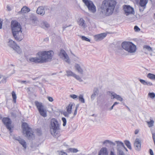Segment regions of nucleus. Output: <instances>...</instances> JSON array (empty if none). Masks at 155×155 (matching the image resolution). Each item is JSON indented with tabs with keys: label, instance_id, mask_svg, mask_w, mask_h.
<instances>
[{
	"label": "nucleus",
	"instance_id": "nucleus-55",
	"mask_svg": "<svg viewBox=\"0 0 155 155\" xmlns=\"http://www.w3.org/2000/svg\"><path fill=\"white\" fill-rule=\"evenodd\" d=\"M77 109H75V110H74V116H75L77 114Z\"/></svg>",
	"mask_w": 155,
	"mask_h": 155
},
{
	"label": "nucleus",
	"instance_id": "nucleus-17",
	"mask_svg": "<svg viewBox=\"0 0 155 155\" xmlns=\"http://www.w3.org/2000/svg\"><path fill=\"white\" fill-rule=\"evenodd\" d=\"M107 34L105 33H101L94 36V39L96 41H100L106 37Z\"/></svg>",
	"mask_w": 155,
	"mask_h": 155
},
{
	"label": "nucleus",
	"instance_id": "nucleus-9",
	"mask_svg": "<svg viewBox=\"0 0 155 155\" xmlns=\"http://www.w3.org/2000/svg\"><path fill=\"white\" fill-rule=\"evenodd\" d=\"M8 45L18 54L21 53L22 51L20 47L16 45L14 41L12 40H10L8 42Z\"/></svg>",
	"mask_w": 155,
	"mask_h": 155
},
{
	"label": "nucleus",
	"instance_id": "nucleus-29",
	"mask_svg": "<svg viewBox=\"0 0 155 155\" xmlns=\"http://www.w3.org/2000/svg\"><path fill=\"white\" fill-rule=\"evenodd\" d=\"M40 115L44 117H45L47 116V113L46 110H45L44 109L41 110L39 111Z\"/></svg>",
	"mask_w": 155,
	"mask_h": 155
},
{
	"label": "nucleus",
	"instance_id": "nucleus-63",
	"mask_svg": "<svg viewBox=\"0 0 155 155\" xmlns=\"http://www.w3.org/2000/svg\"><path fill=\"white\" fill-rule=\"evenodd\" d=\"M126 107H127V109L129 110V111H130V109L129 108V107L127 106H126Z\"/></svg>",
	"mask_w": 155,
	"mask_h": 155
},
{
	"label": "nucleus",
	"instance_id": "nucleus-49",
	"mask_svg": "<svg viewBox=\"0 0 155 155\" xmlns=\"http://www.w3.org/2000/svg\"><path fill=\"white\" fill-rule=\"evenodd\" d=\"M109 144L111 145H113V146H115L116 144L115 142V143L111 141H109Z\"/></svg>",
	"mask_w": 155,
	"mask_h": 155
},
{
	"label": "nucleus",
	"instance_id": "nucleus-16",
	"mask_svg": "<svg viewBox=\"0 0 155 155\" xmlns=\"http://www.w3.org/2000/svg\"><path fill=\"white\" fill-rule=\"evenodd\" d=\"M134 146L135 149L137 151H139L141 149V141L139 138L136 139L134 143Z\"/></svg>",
	"mask_w": 155,
	"mask_h": 155
},
{
	"label": "nucleus",
	"instance_id": "nucleus-10",
	"mask_svg": "<svg viewBox=\"0 0 155 155\" xmlns=\"http://www.w3.org/2000/svg\"><path fill=\"white\" fill-rule=\"evenodd\" d=\"M123 10L124 12V14L127 16L135 13L134 9L133 8L129 5L123 6Z\"/></svg>",
	"mask_w": 155,
	"mask_h": 155
},
{
	"label": "nucleus",
	"instance_id": "nucleus-28",
	"mask_svg": "<svg viewBox=\"0 0 155 155\" xmlns=\"http://www.w3.org/2000/svg\"><path fill=\"white\" fill-rule=\"evenodd\" d=\"M124 143L127 147L130 150H132L131 144L130 142L128 140H125Z\"/></svg>",
	"mask_w": 155,
	"mask_h": 155
},
{
	"label": "nucleus",
	"instance_id": "nucleus-18",
	"mask_svg": "<svg viewBox=\"0 0 155 155\" xmlns=\"http://www.w3.org/2000/svg\"><path fill=\"white\" fill-rule=\"evenodd\" d=\"M78 25L81 28H85L86 27L85 21L82 18H80L77 21Z\"/></svg>",
	"mask_w": 155,
	"mask_h": 155
},
{
	"label": "nucleus",
	"instance_id": "nucleus-41",
	"mask_svg": "<svg viewBox=\"0 0 155 155\" xmlns=\"http://www.w3.org/2000/svg\"><path fill=\"white\" fill-rule=\"evenodd\" d=\"M70 97L74 99H76L78 98L77 96L75 94H72L70 95Z\"/></svg>",
	"mask_w": 155,
	"mask_h": 155
},
{
	"label": "nucleus",
	"instance_id": "nucleus-46",
	"mask_svg": "<svg viewBox=\"0 0 155 155\" xmlns=\"http://www.w3.org/2000/svg\"><path fill=\"white\" fill-rule=\"evenodd\" d=\"M6 78H3V79L2 80L1 82L2 83H6Z\"/></svg>",
	"mask_w": 155,
	"mask_h": 155
},
{
	"label": "nucleus",
	"instance_id": "nucleus-39",
	"mask_svg": "<svg viewBox=\"0 0 155 155\" xmlns=\"http://www.w3.org/2000/svg\"><path fill=\"white\" fill-rule=\"evenodd\" d=\"M81 39L85 41L88 42H90V40L89 38H87L84 36L81 37Z\"/></svg>",
	"mask_w": 155,
	"mask_h": 155
},
{
	"label": "nucleus",
	"instance_id": "nucleus-21",
	"mask_svg": "<svg viewBox=\"0 0 155 155\" xmlns=\"http://www.w3.org/2000/svg\"><path fill=\"white\" fill-rule=\"evenodd\" d=\"M45 12L44 7L43 6H40L37 8V13L38 14L43 15H44Z\"/></svg>",
	"mask_w": 155,
	"mask_h": 155
},
{
	"label": "nucleus",
	"instance_id": "nucleus-35",
	"mask_svg": "<svg viewBox=\"0 0 155 155\" xmlns=\"http://www.w3.org/2000/svg\"><path fill=\"white\" fill-rule=\"evenodd\" d=\"M148 95L152 99H153L155 97V94L153 92L149 93Z\"/></svg>",
	"mask_w": 155,
	"mask_h": 155
},
{
	"label": "nucleus",
	"instance_id": "nucleus-19",
	"mask_svg": "<svg viewBox=\"0 0 155 155\" xmlns=\"http://www.w3.org/2000/svg\"><path fill=\"white\" fill-rule=\"evenodd\" d=\"M99 90L97 88L94 87V88L93 90V93L91 97V100L93 101L95 99L96 96L98 95L99 93Z\"/></svg>",
	"mask_w": 155,
	"mask_h": 155
},
{
	"label": "nucleus",
	"instance_id": "nucleus-13",
	"mask_svg": "<svg viewBox=\"0 0 155 155\" xmlns=\"http://www.w3.org/2000/svg\"><path fill=\"white\" fill-rule=\"evenodd\" d=\"M66 75L68 77H73L76 80L80 82L83 81L82 79L78 75H77L70 70L66 71Z\"/></svg>",
	"mask_w": 155,
	"mask_h": 155
},
{
	"label": "nucleus",
	"instance_id": "nucleus-34",
	"mask_svg": "<svg viewBox=\"0 0 155 155\" xmlns=\"http://www.w3.org/2000/svg\"><path fill=\"white\" fill-rule=\"evenodd\" d=\"M143 49H146L148 51H152V48L149 46L147 45H145L143 46Z\"/></svg>",
	"mask_w": 155,
	"mask_h": 155
},
{
	"label": "nucleus",
	"instance_id": "nucleus-40",
	"mask_svg": "<svg viewBox=\"0 0 155 155\" xmlns=\"http://www.w3.org/2000/svg\"><path fill=\"white\" fill-rule=\"evenodd\" d=\"M62 120L63 122V126H65L66 124V120L65 118L62 117Z\"/></svg>",
	"mask_w": 155,
	"mask_h": 155
},
{
	"label": "nucleus",
	"instance_id": "nucleus-2",
	"mask_svg": "<svg viewBox=\"0 0 155 155\" xmlns=\"http://www.w3.org/2000/svg\"><path fill=\"white\" fill-rule=\"evenodd\" d=\"M53 54L52 51H40L37 53L36 57L30 58H29V61L35 63H46L51 61Z\"/></svg>",
	"mask_w": 155,
	"mask_h": 155
},
{
	"label": "nucleus",
	"instance_id": "nucleus-31",
	"mask_svg": "<svg viewBox=\"0 0 155 155\" xmlns=\"http://www.w3.org/2000/svg\"><path fill=\"white\" fill-rule=\"evenodd\" d=\"M78 99L79 101L81 103H85V100L84 98L83 95H80L78 97Z\"/></svg>",
	"mask_w": 155,
	"mask_h": 155
},
{
	"label": "nucleus",
	"instance_id": "nucleus-50",
	"mask_svg": "<svg viewBox=\"0 0 155 155\" xmlns=\"http://www.w3.org/2000/svg\"><path fill=\"white\" fill-rule=\"evenodd\" d=\"M152 135L154 141V143L155 145V133H154L152 134Z\"/></svg>",
	"mask_w": 155,
	"mask_h": 155
},
{
	"label": "nucleus",
	"instance_id": "nucleus-30",
	"mask_svg": "<svg viewBox=\"0 0 155 155\" xmlns=\"http://www.w3.org/2000/svg\"><path fill=\"white\" fill-rule=\"evenodd\" d=\"M147 77L151 79L155 80V75L151 73H149L147 75Z\"/></svg>",
	"mask_w": 155,
	"mask_h": 155
},
{
	"label": "nucleus",
	"instance_id": "nucleus-23",
	"mask_svg": "<svg viewBox=\"0 0 155 155\" xmlns=\"http://www.w3.org/2000/svg\"><path fill=\"white\" fill-rule=\"evenodd\" d=\"M35 104L38 111L44 109V106L43 105L42 103L38 102V101H35Z\"/></svg>",
	"mask_w": 155,
	"mask_h": 155
},
{
	"label": "nucleus",
	"instance_id": "nucleus-56",
	"mask_svg": "<svg viewBox=\"0 0 155 155\" xmlns=\"http://www.w3.org/2000/svg\"><path fill=\"white\" fill-rule=\"evenodd\" d=\"M110 155H116V154L113 151H110Z\"/></svg>",
	"mask_w": 155,
	"mask_h": 155
},
{
	"label": "nucleus",
	"instance_id": "nucleus-43",
	"mask_svg": "<svg viewBox=\"0 0 155 155\" xmlns=\"http://www.w3.org/2000/svg\"><path fill=\"white\" fill-rule=\"evenodd\" d=\"M71 114V113H69L67 111L64 112L63 114L65 117H68L69 116V114Z\"/></svg>",
	"mask_w": 155,
	"mask_h": 155
},
{
	"label": "nucleus",
	"instance_id": "nucleus-1",
	"mask_svg": "<svg viewBox=\"0 0 155 155\" xmlns=\"http://www.w3.org/2000/svg\"><path fill=\"white\" fill-rule=\"evenodd\" d=\"M116 4L114 0H104L99 9L100 15L104 17L112 15Z\"/></svg>",
	"mask_w": 155,
	"mask_h": 155
},
{
	"label": "nucleus",
	"instance_id": "nucleus-53",
	"mask_svg": "<svg viewBox=\"0 0 155 155\" xmlns=\"http://www.w3.org/2000/svg\"><path fill=\"white\" fill-rule=\"evenodd\" d=\"M2 22L1 19H0V29H1L2 28Z\"/></svg>",
	"mask_w": 155,
	"mask_h": 155
},
{
	"label": "nucleus",
	"instance_id": "nucleus-58",
	"mask_svg": "<svg viewBox=\"0 0 155 155\" xmlns=\"http://www.w3.org/2000/svg\"><path fill=\"white\" fill-rule=\"evenodd\" d=\"M61 155H67V154L65 152H61Z\"/></svg>",
	"mask_w": 155,
	"mask_h": 155
},
{
	"label": "nucleus",
	"instance_id": "nucleus-57",
	"mask_svg": "<svg viewBox=\"0 0 155 155\" xmlns=\"http://www.w3.org/2000/svg\"><path fill=\"white\" fill-rule=\"evenodd\" d=\"M119 104V102H114V104H113V106H115L118 104Z\"/></svg>",
	"mask_w": 155,
	"mask_h": 155
},
{
	"label": "nucleus",
	"instance_id": "nucleus-33",
	"mask_svg": "<svg viewBox=\"0 0 155 155\" xmlns=\"http://www.w3.org/2000/svg\"><path fill=\"white\" fill-rule=\"evenodd\" d=\"M12 98H13V101L15 103H16L17 97H16V95L15 94V93L14 91H12Z\"/></svg>",
	"mask_w": 155,
	"mask_h": 155
},
{
	"label": "nucleus",
	"instance_id": "nucleus-5",
	"mask_svg": "<svg viewBox=\"0 0 155 155\" xmlns=\"http://www.w3.org/2000/svg\"><path fill=\"white\" fill-rule=\"evenodd\" d=\"M121 46L124 49L130 53H134L136 51V46L131 42H124L122 43Z\"/></svg>",
	"mask_w": 155,
	"mask_h": 155
},
{
	"label": "nucleus",
	"instance_id": "nucleus-7",
	"mask_svg": "<svg viewBox=\"0 0 155 155\" xmlns=\"http://www.w3.org/2000/svg\"><path fill=\"white\" fill-rule=\"evenodd\" d=\"M82 1L87 7L89 12L93 13L96 12V7L92 1L90 0H83Z\"/></svg>",
	"mask_w": 155,
	"mask_h": 155
},
{
	"label": "nucleus",
	"instance_id": "nucleus-6",
	"mask_svg": "<svg viewBox=\"0 0 155 155\" xmlns=\"http://www.w3.org/2000/svg\"><path fill=\"white\" fill-rule=\"evenodd\" d=\"M22 127L23 129V133L26 134V136L29 139H31L34 137L32 129L28 126V124L25 123H23L22 124Z\"/></svg>",
	"mask_w": 155,
	"mask_h": 155
},
{
	"label": "nucleus",
	"instance_id": "nucleus-44",
	"mask_svg": "<svg viewBox=\"0 0 155 155\" xmlns=\"http://www.w3.org/2000/svg\"><path fill=\"white\" fill-rule=\"evenodd\" d=\"M134 29L135 31H140V28L137 26H135Z\"/></svg>",
	"mask_w": 155,
	"mask_h": 155
},
{
	"label": "nucleus",
	"instance_id": "nucleus-47",
	"mask_svg": "<svg viewBox=\"0 0 155 155\" xmlns=\"http://www.w3.org/2000/svg\"><path fill=\"white\" fill-rule=\"evenodd\" d=\"M146 85L150 86L152 85L153 84L152 83L150 82H146Z\"/></svg>",
	"mask_w": 155,
	"mask_h": 155
},
{
	"label": "nucleus",
	"instance_id": "nucleus-24",
	"mask_svg": "<svg viewBox=\"0 0 155 155\" xmlns=\"http://www.w3.org/2000/svg\"><path fill=\"white\" fill-rule=\"evenodd\" d=\"M74 105L75 104L74 103H70L69 104L66 108L67 111L69 113H71L73 106H74Z\"/></svg>",
	"mask_w": 155,
	"mask_h": 155
},
{
	"label": "nucleus",
	"instance_id": "nucleus-37",
	"mask_svg": "<svg viewBox=\"0 0 155 155\" xmlns=\"http://www.w3.org/2000/svg\"><path fill=\"white\" fill-rule=\"evenodd\" d=\"M32 23L34 26L35 25L37 21V18L35 17L34 18L32 19Z\"/></svg>",
	"mask_w": 155,
	"mask_h": 155
},
{
	"label": "nucleus",
	"instance_id": "nucleus-11",
	"mask_svg": "<svg viewBox=\"0 0 155 155\" xmlns=\"http://www.w3.org/2000/svg\"><path fill=\"white\" fill-rule=\"evenodd\" d=\"M2 122L7 129L11 132L12 127L11 120L8 117H4L2 119Z\"/></svg>",
	"mask_w": 155,
	"mask_h": 155
},
{
	"label": "nucleus",
	"instance_id": "nucleus-51",
	"mask_svg": "<svg viewBox=\"0 0 155 155\" xmlns=\"http://www.w3.org/2000/svg\"><path fill=\"white\" fill-rule=\"evenodd\" d=\"M150 155H154L152 149H150Z\"/></svg>",
	"mask_w": 155,
	"mask_h": 155
},
{
	"label": "nucleus",
	"instance_id": "nucleus-26",
	"mask_svg": "<svg viewBox=\"0 0 155 155\" xmlns=\"http://www.w3.org/2000/svg\"><path fill=\"white\" fill-rule=\"evenodd\" d=\"M148 0H140L139 5L140 6H146Z\"/></svg>",
	"mask_w": 155,
	"mask_h": 155
},
{
	"label": "nucleus",
	"instance_id": "nucleus-45",
	"mask_svg": "<svg viewBox=\"0 0 155 155\" xmlns=\"http://www.w3.org/2000/svg\"><path fill=\"white\" fill-rule=\"evenodd\" d=\"M146 6H140L139 8L140 12H143Z\"/></svg>",
	"mask_w": 155,
	"mask_h": 155
},
{
	"label": "nucleus",
	"instance_id": "nucleus-20",
	"mask_svg": "<svg viewBox=\"0 0 155 155\" xmlns=\"http://www.w3.org/2000/svg\"><path fill=\"white\" fill-rule=\"evenodd\" d=\"M74 68L75 69L76 71H77L78 73L81 74H83V70L79 64L77 63L75 64Z\"/></svg>",
	"mask_w": 155,
	"mask_h": 155
},
{
	"label": "nucleus",
	"instance_id": "nucleus-52",
	"mask_svg": "<svg viewBox=\"0 0 155 155\" xmlns=\"http://www.w3.org/2000/svg\"><path fill=\"white\" fill-rule=\"evenodd\" d=\"M109 141H110V140H106L103 142V144H105L107 143L109 144Z\"/></svg>",
	"mask_w": 155,
	"mask_h": 155
},
{
	"label": "nucleus",
	"instance_id": "nucleus-61",
	"mask_svg": "<svg viewBox=\"0 0 155 155\" xmlns=\"http://www.w3.org/2000/svg\"><path fill=\"white\" fill-rule=\"evenodd\" d=\"M114 106H113V105L110 108V110H112L113 108V107H114Z\"/></svg>",
	"mask_w": 155,
	"mask_h": 155
},
{
	"label": "nucleus",
	"instance_id": "nucleus-4",
	"mask_svg": "<svg viewBox=\"0 0 155 155\" xmlns=\"http://www.w3.org/2000/svg\"><path fill=\"white\" fill-rule=\"evenodd\" d=\"M61 124L55 118H52L50 122V131L52 135L55 136L58 134Z\"/></svg>",
	"mask_w": 155,
	"mask_h": 155
},
{
	"label": "nucleus",
	"instance_id": "nucleus-27",
	"mask_svg": "<svg viewBox=\"0 0 155 155\" xmlns=\"http://www.w3.org/2000/svg\"><path fill=\"white\" fill-rule=\"evenodd\" d=\"M41 27L45 29L47 28L50 27V25L46 21H43L41 24Z\"/></svg>",
	"mask_w": 155,
	"mask_h": 155
},
{
	"label": "nucleus",
	"instance_id": "nucleus-25",
	"mask_svg": "<svg viewBox=\"0 0 155 155\" xmlns=\"http://www.w3.org/2000/svg\"><path fill=\"white\" fill-rule=\"evenodd\" d=\"M30 9L27 6H24L21 9V11L22 13H26L29 12Z\"/></svg>",
	"mask_w": 155,
	"mask_h": 155
},
{
	"label": "nucleus",
	"instance_id": "nucleus-15",
	"mask_svg": "<svg viewBox=\"0 0 155 155\" xmlns=\"http://www.w3.org/2000/svg\"><path fill=\"white\" fill-rule=\"evenodd\" d=\"M111 97V99L115 98L120 101H123V98L119 95L113 92H109L108 94Z\"/></svg>",
	"mask_w": 155,
	"mask_h": 155
},
{
	"label": "nucleus",
	"instance_id": "nucleus-59",
	"mask_svg": "<svg viewBox=\"0 0 155 155\" xmlns=\"http://www.w3.org/2000/svg\"><path fill=\"white\" fill-rule=\"evenodd\" d=\"M139 132V130H135V134H137Z\"/></svg>",
	"mask_w": 155,
	"mask_h": 155
},
{
	"label": "nucleus",
	"instance_id": "nucleus-12",
	"mask_svg": "<svg viewBox=\"0 0 155 155\" xmlns=\"http://www.w3.org/2000/svg\"><path fill=\"white\" fill-rule=\"evenodd\" d=\"M13 138L14 140L18 141L19 142L25 150L26 149L27 147V143L24 139L21 138L20 137H14Z\"/></svg>",
	"mask_w": 155,
	"mask_h": 155
},
{
	"label": "nucleus",
	"instance_id": "nucleus-42",
	"mask_svg": "<svg viewBox=\"0 0 155 155\" xmlns=\"http://www.w3.org/2000/svg\"><path fill=\"white\" fill-rule=\"evenodd\" d=\"M139 81L143 85H146V81L145 80L142 79H140L139 80Z\"/></svg>",
	"mask_w": 155,
	"mask_h": 155
},
{
	"label": "nucleus",
	"instance_id": "nucleus-8",
	"mask_svg": "<svg viewBox=\"0 0 155 155\" xmlns=\"http://www.w3.org/2000/svg\"><path fill=\"white\" fill-rule=\"evenodd\" d=\"M115 142L116 144L117 155H125L123 149L125 148L123 143L119 141H116Z\"/></svg>",
	"mask_w": 155,
	"mask_h": 155
},
{
	"label": "nucleus",
	"instance_id": "nucleus-38",
	"mask_svg": "<svg viewBox=\"0 0 155 155\" xmlns=\"http://www.w3.org/2000/svg\"><path fill=\"white\" fill-rule=\"evenodd\" d=\"M19 82L21 84H27L30 83L31 82L29 81H19Z\"/></svg>",
	"mask_w": 155,
	"mask_h": 155
},
{
	"label": "nucleus",
	"instance_id": "nucleus-60",
	"mask_svg": "<svg viewBox=\"0 0 155 155\" xmlns=\"http://www.w3.org/2000/svg\"><path fill=\"white\" fill-rule=\"evenodd\" d=\"M78 107H79V105H78V104L76 106L75 109H77V110H78Z\"/></svg>",
	"mask_w": 155,
	"mask_h": 155
},
{
	"label": "nucleus",
	"instance_id": "nucleus-62",
	"mask_svg": "<svg viewBox=\"0 0 155 155\" xmlns=\"http://www.w3.org/2000/svg\"><path fill=\"white\" fill-rule=\"evenodd\" d=\"M48 40H49L48 38H46L44 40L45 41H48Z\"/></svg>",
	"mask_w": 155,
	"mask_h": 155
},
{
	"label": "nucleus",
	"instance_id": "nucleus-54",
	"mask_svg": "<svg viewBox=\"0 0 155 155\" xmlns=\"http://www.w3.org/2000/svg\"><path fill=\"white\" fill-rule=\"evenodd\" d=\"M7 10L8 11H10L11 10V8L10 6L9 5H7Z\"/></svg>",
	"mask_w": 155,
	"mask_h": 155
},
{
	"label": "nucleus",
	"instance_id": "nucleus-22",
	"mask_svg": "<svg viewBox=\"0 0 155 155\" xmlns=\"http://www.w3.org/2000/svg\"><path fill=\"white\" fill-rule=\"evenodd\" d=\"M108 152L107 149L105 147L102 148L100 150L98 155H108Z\"/></svg>",
	"mask_w": 155,
	"mask_h": 155
},
{
	"label": "nucleus",
	"instance_id": "nucleus-36",
	"mask_svg": "<svg viewBox=\"0 0 155 155\" xmlns=\"http://www.w3.org/2000/svg\"><path fill=\"white\" fill-rule=\"evenodd\" d=\"M72 153H76L78 151V150L77 149L70 148L68 149Z\"/></svg>",
	"mask_w": 155,
	"mask_h": 155
},
{
	"label": "nucleus",
	"instance_id": "nucleus-48",
	"mask_svg": "<svg viewBox=\"0 0 155 155\" xmlns=\"http://www.w3.org/2000/svg\"><path fill=\"white\" fill-rule=\"evenodd\" d=\"M47 98L48 99L50 102H52L53 101V99L52 97H48Z\"/></svg>",
	"mask_w": 155,
	"mask_h": 155
},
{
	"label": "nucleus",
	"instance_id": "nucleus-64",
	"mask_svg": "<svg viewBox=\"0 0 155 155\" xmlns=\"http://www.w3.org/2000/svg\"><path fill=\"white\" fill-rule=\"evenodd\" d=\"M123 148L124 149L126 150V151H128L127 149L125 147V148Z\"/></svg>",
	"mask_w": 155,
	"mask_h": 155
},
{
	"label": "nucleus",
	"instance_id": "nucleus-32",
	"mask_svg": "<svg viewBox=\"0 0 155 155\" xmlns=\"http://www.w3.org/2000/svg\"><path fill=\"white\" fill-rule=\"evenodd\" d=\"M154 121L153 120H150L149 121L147 122L148 127H151L153 126Z\"/></svg>",
	"mask_w": 155,
	"mask_h": 155
},
{
	"label": "nucleus",
	"instance_id": "nucleus-3",
	"mask_svg": "<svg viewBox=\"0 0 155 155\" xmlns=\"http://www.w3.org/2000/svg\"><path fill=\"white\" fill-rule=\"evenodd\" d=\"M11 28L13 36L15 40L18 41H21L23 38V34L20 24L16 21H12Z\"/></svg>",
	"mask_w": 155,
	"mask_h": 155
},
{
	"label": "nucleus",
	"instance_id": "nucleus-14",
	"mask_svg": "<svg viewBox=\"0 0 155 155\" xmlns=\"http://www.w3.org/2000/svg\"><path fill=\"white\" fill-rule=\"evenodd\" d=\"M59 56L66 62L68 63H70V61L69 57L64 50H61L60 51Z\"/></svg>",
	"mask_w": 155,
	"mask_h": 155
}]
</instances>
